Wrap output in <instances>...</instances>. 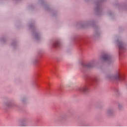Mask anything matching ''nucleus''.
I'll list each match as a JSON object with an SVG mask.
<instances>
[{
	"instance_id": "obj_1",
	"label": "nucleus",
	"mask_w": 127,
	"mask_h": 127,
	"mask_svg": "<svg viewBox=\"0 0 127 127\" xmlns=\"http://www.w3.org/2000/svg\"><path fill=\"white\" fill-rule=\"evenodd\" d=\"M108 79H110L112 80H119V75L117 74L115 76H111L108 77Z\"/></svg>"
},
{
	"instance_id": "obj_2",
	"label": "nucleus",
	"mask_w": 127,
	"mask_h": 127,
	"mask_svg": "<svg viewBox=\"0 0 127 127\" xmlns=\"http://www.w3.org/2000/svg\"><path fill=\"white\" fill-rule=\"evenodd\" d=\"M89 88L87 87V86L82 87L81 88H79V91H81V92H87V90H88Z\"/></svg>"
},
{
	"instance_id": "obj_3",
	"label": "nucleus",
	"mask_w": 127,
	"mask_h": 127,
	"mask_svg": "<svg viewBox=\"0 0 127 127\" xmlns=\"http://www.w3.org/2000/svg\"><path fill=\"white\" fill-rule=\"evenodd\" d=\"M102 59L103 60V61L110 62V57H109L108 56H103V58H102Z\"/></svg>"
},
{
	"instance_id": "obj_4",
	"label": "nucleus",
	"mask_w": 127,
	"mask_h": 127,
	"mask_svg": "<svg viewBox=\"0 0 127 127\" xmlns=\"http://www.w3.org/2000/svg\"><path fill=\"white\" fill-rule=\"evenodd\" d=\"M119 48H120V50H123L124 49V44L123 43L120 42V44H119Z\"/></svg>"
},
{
	"instance_id": "obj_5",
	"label": "nucleus",
	"mask_w": 127,
	"mask_h": 127,
	"mask_svg": "<svg viewBox=\"0 0 127 127\" xmlns=\"http://www.w3.org/2000/svg\"><path fill=\"white\" fill-rule=\"evenodd\" d=\"M58 44H59V43H58V42H56V43L54 44V46H56V47H58Z\"/></svg>"
},
{
	"instance_id": "obj_6",
	"label": "nucleus",
	"mask_w": 127,
	"mask_h": 127,
	"mask_svg": "<svg viewBox=\"0 0 127 127\" xmlns=\"http://www.w3.org/2000/svg\"><path fill=\"white\" fill-rule=\"evenodd\" d=\"M87 67L90 68L92 67V65L90 64H87Z\"/></svg>"
},
{
	"instance_id": "obj_7",
	"label": "nucleus",
	"mask_w": 127,
	"mask_h": 127,
	"mask_svg": "<svg viewBox=\"0 0 127 127\" xmlns=\"http://www.w3.org/2000/svg\"><path fill=\"white\" fill-rule=\"evenodd\" d=\"M107 114H108V115H110V114H111V110H108V113Z\"/></svg>"
}]
</instances>
